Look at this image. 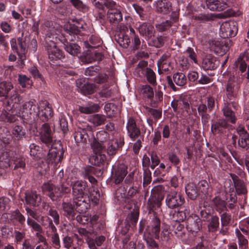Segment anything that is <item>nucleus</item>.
Instances as JSON below:
<instances>
[{
	"label": "nucleus",
	"mask_w": 249,
	"mask_h": 249,
	"mask_svg": "<svg viewBox=\"0 0 249 249\" xmlns=\"http://www.w3.org/2000/svg\"><path fill=\"white\" fill-rule=\"evenodd\" d=\"M38 136L45 151L48 150V158L49 164H54L56 166L63 158L64 151L59 142H54L53 132L50 125L44 123L37 130Z\"/></svg>",
	"instance_id": "f257e3e1"
},
{
	"label": "nucleus",
	"mask_w": 249,
	"mask_h": 249,
	"mask_svg": "<svg viewBox=\"0 0 249 249\" xmlns=\"http://www.w3.org/2000/svg\"><path fill=\"white\" fill-rule=\"evenodd\" d=\"M170 237V232L166 227L160 229V220L154 216L149 221L143 234V239L150 249H157L158 243L154 239L162 241H167Z\"/></svg>",
	"instance_id": "f03ea898"
},
{
	"label": "nucleus",
	"mask_w": 249,
	"mask_h": 249,
	"mask_svg": "<svg viewBox=\"0 0 249 249\" xmlns=\"http://www.w3.org/2000/svg\"><path fill=\"white\" fill-rule=\"evenodd\" d=\"M13 162L15 165L14 169L18 168H23L25 166V163L22 158L19 156L15 151H9L6 152H1L0 155V164L5 168L10 166L11 163Z\"/></svg>",
	"instance_id": "7ed1b4c3"
},
{
	"label": "nucleus",
	"mask_w": 249,
	"mask_h": 249,
	"mask_svg": "<svg viewBox=\"0 0 249 249\" xmlns=\"http://www.w3.org/2000/svg\"><path fill=\"white\" fill-rule=\"evenodd\" d=\"M94 155L89 159V162L94 165L100 166L107 161L106 156L103 153L105 151V146L103 144L94 140L91 144Z\"/></svg>",
	"instance_id": "20e7f679"
},
{
	"label": "nucleus",
	"mask_w": 249,
	"mask_h": 249,
	"mask_svg": "<svg viewBox=\"0 0 249 249\" xmlns=\"http://www.w3.org/2000/svg\"><path fill=\"white\" fill-rule=\"evenodd\" d=\"M45 47L50 61L58 63L65 58L64 52L56 45L55 40L46 42Z\"/></svg>",
	"instance_id": "39448f33"
},
{
	"label": "nucleus",
	"mask_w": 249,
	"mask_h": 249,
	"mask_svg": "<svg viewBox=\"0 0 249 249\" xmlns=\"http://www.w3.org/2000/svg\"><path fill=\"white\" fill-rule=\"evenodd\" d=\"M75 23H69L65 26V33L72 36H76L78 40L81 41L83 39L82 31H86L87 25L85 21L80 19L73 20Z\"/></svg>",
	"instance_id": "423d86ee"
},
{
	"label": "nucleus",
	"mask_w": 249,
	"mask_h": 249,
	"mask_svg": "<svg viewBox=\"0 0 249 249\" xmlns=\"http://www.w3.org/2000/svg\"><path fill=\"white\" fill-rule=\"evenodd\" d=\"M77 40L76 36H72L65 34L61 41L64 44L65 51L72 56H77L81 53V47L77 44L72 42Z\"/></svg>",
	"instance_id": "0eeeda50"
},
{
	"label": "nucleus",
	"mask_w": 249,
	"mask_h": 249,
	"mask_svg": "<svg viewBox=\"0 0 249 249\" xmlns=\"http://www.w3.org/2000/svg\"><path fill=\"white\" fill-rule=\"evenodd\" d=\"M77 210L73 200L71 201V198L68 199L65 196L61 203L62 214L71 221L74 220V216L78 213Z\"/></svg>",
	"instance_id": "6e6552de"
},
{
	"label": "nucleus",
	"mask_w": 249,
	"mask_h": 249,
	"mask_svg": "<svg viewBox=\"0 0 249 249\" xmlns=\"http://www.w3.org/2000/svg\"><path fill=\"white\" fill-rule=\"evenodd\" d=\"M34 119H39L42 122H47L53 115L51 106L47 101H41L38 106V110Z\"/></svg>",
	"instance_id": "1a4fd4ad"
},
{
	"label": "nucleus",
	"mask_w": 249,
	"mask_h": 249,
	"mask_svg": "<svg viewBox=\"0 0 249 249\" xmlns=\"http://www.w3.org/2000/svg\"><path fill=\"white\" fill-rule=\"evenodd\" d=\"M3 107L0 115V121L9 123L14 122L17 119L16 116H19L18 112L13 109V106H11L10 101H4Z\"/></svg>",
	"instance_id": "9d476101"
},
{
	"label": "nucleus",
	"mask_w": 249,
	"mask_h": 249,
	"mask_svg": "<svg viewBox=\"0 0 249 249\" xmlns=\"http://www.w3.org/2000/svg\"><path fill=\"white\" fill-rule=\"evenodd\" d=\"M36 100L34 99L25 102L22 105V110L18 112L19 116L26 120L31 119L32 115L34 118L35 117L38 110V106H36Z\"/></svg>",
	"instance_id": "9b49d317"
},
{
	"label": "nucleus",
	"mask_w": 249,
	"mask_h": 249,
	"mask_svg": "<svg viewBox=\"0 0 249 249\" xmlns=\"http://www.w3.org/2000/svg\"><path fill=\"white\" fill-rule=\"evenodd\" d=\"M185 202L184 198L180 194L173 191L168 193L165 199L166 206L169 209H175L181 206Z\"/></svg>",
	"instance_id": "f8f14e48"
},
{
	"label": "nucleus",
	"mask_w": 249,
	"mask_h": 249,
	"mask_svg": "<svg viewBox=\"0 0 249 249\" xmlns=\"http://www.w3.org/2000/svg\"><path fill=\"white\" fill-rule=\"evenodd\" d=\"M171 106L174 111H176L178 108L184 110L183 115L187 116L190 115H194L197 116V113L195 108L190 107V104L188 101L180 98L178 100H174L171 103Z\"/></svg>",
	"instance_id": "ddd939ff"
},
{
	"label": "nucleus",
	"mask_w": 249,
	"mask_h": 249,
	"mask_svg": "<svg viewBox=\"0 0 249 249\" xmlns=\"http://www.w3.org/2000/svg\"><path fill=\"white\" fill-rule=\"evenodd\" d=\"M42 190L53 201H58L61 197L60 188L50 182L44 183L42 185Z\"/></svg>",
	"instance_id": "4468645a"
},
{
	"label": "nucleus",
	"mask_w": 249,
	"mask_h": 249,
	"mask_svg": "<svg viewBox=\"0 0 249 249\" xmlns=\"http://www.w3.org/2000/svg\"><path fill=\"white\" fill-rule=\"evenodd\" d=\"M111 136V138L110 137V155L116 154L124 144L123 139L118 131L112 132Z\"/></svg>",
	"instance_id": "2eb2a0df"
},
{
	"label": "nucleus",
	"mask_w": 249,
	"mask_h": 249,
	"mask_svg": "<svg viewBox=\"0 0 249 249\" xmlns=\"http://www.w3.org/2000/svg\"><path fill=\"white\" fill-rule=\"evenodd\" d=\"M11 47L12 50L17 53L22 63L25 58V54L28 51L26 41L23 40L22 38H20L18 39V43H17L16 40H12Z\"/></svg>",
	"instance_id": "dca6fc26"
},
{
	"label": "nucleus",
	"mask_w": 249,
	"mask_h": 249,
	"mask_svg": "<svg viewBox=\"0 0 249 249\" xmlns=\"http://www.w3.org/2000/svg\"><path fill=\"white\" fill-rule=\"evenodd\" d=\"M112 175L116 184L120 183L126 176L127 167L124 163H116L112 166Z\"/></svg>",
	"instance_id": "f3484780"
},
{
	"label": "nucleus",
	"mask_w": 249,
	"mask_h": 249,
	"mask_svg": "<svg viewBox=\"0 0 249 249\" xmlns=\"http://www.w3.org/2000/svg\"><path fill=\"white\" fill-rule=\"evenodd\" d=\"M39 30L40 32L45 36L46 42L53 40L54 36H56V34L52 21L49 20L42 21Z\"/></svg>",
	"instance_id": "a211bd4d"
},
{
	"label": "nucleus",
	"mask_w": 249,
	"mask_h": 249,
	"mask_svg": "<svg viewBox=\"0 0 249 249\" xmlns=\"http://www.w3.org/2000/svg\"><path fill=\"white\" fill-rule=\"evenodd\" d=\"M103 174V171L102 169L91 166H89L85 168L84 172V178L88 179L93 186L97 182L94 176L97 177H100L102 176Z\"/></svg>",
	"instance_id": "6ab92c4d"
},
{
	"label": "nucleus",
	"mask_w": 249,
	"mask_h": 249,
	"mask_svg": "<svg viewBox=\"0 0 249 249\" xmlns=\"http://www.w3.org/2000/svg\"><path fill=\"white\" fill-rule=\"evenodd\" d=\"M10 214V220L13 225L15 226V229L21 230L22 228H25V217L18 209L12 211Z\"/></svg>",
	"instance_id": "aec40b11"
},
{
	"label": "nucleus",
	"mask_w": 249,
	"mask_h": 249,
	"mask_svg": "<svg viewBox=\"0 0 249 249\" xmlns=\"http://www.w3.org/2000/svg\"><path fill=\"white\" fill-rule=\"evenodd\" d=\"M71 186L73 197L83 196L86 194L85 191L88 189L87 182L82 180L71 182Z\"/></svg>",
	"instance_id": "412c9836"
},
{
	"label": "nucleus",
	"mask_w": 249,
	"mask_h": 249,
	"mask_svg": "<svg viewBox=\"0 0 249 249\" xmlns=\"http://www.w3.org/2000/svg\"><path fill=\"white\" fill-rule=\"evenodd\" d=\"M232 129V125L225 119H219L211 126V130L214 134L222 135L226 133L227 129Z\"/></svg>",
	"instance_id": "4be33fe9"
},
{
	"label": "nucleus",
	"mask_w": 249,
	"mask_h": 249,
	"mask_svg": "<svg viewBox=\"0 0 249 249\" xmlns=\"http://www.w3.org/2000/svg\"><path fill=\"white\" fill-rule=\"evenodd\" d=\"M210 48L211 51L219 55L225 54L229 49L228 46L223 39L211 41L210 43Z\"/></svg>",
	"instance_id": "5701e85b"
},
{
	"label": "nucleus",
	"mask_w": 249,
	"mask_h": 249,
	"mask_svg": "<svg viewBox=\"0 0 249 249\" xmlns=\"http://www.w3.org/2000/svg\"><path fill=\"white\" fill-rule=\"evenodd\" d=\"M184 53L186 58L185 60L182 59L180 62V64L184 69H188L193 63L198 64L197 55L194 49L188 47Z\"/></svg>",
	"instance_id": "b1692460"
},
{
	"label": "nucleus",
	"mask_w": 249,
	"mask_h": 249,
	"mask_svg": "<svg viewBox=\"0 0 249 249\" xmlns=\"http://www.w3.org/2000/svg\"><path fill=\"white\" fill-rule=\"evenodd\" d=\"M239 89V86L234 76L230 75L226 86V92L228 97L231 99L236 96Z\"/></svg>",
	"instance_id": "393cba45"
},
{
	"label": "nucleus",
	"mask_w": 249,
	"mask_h": 249,
	"mask_svg": "<svg viewBox=\"0 0 249 249\" xmlns=\"http://www.w3.org/2000/svg\"><path fill=\"white\" fill-rule=\"evenodd\" d=\"M208 8L213 11H222L229 7V0H206Z\"/></svg>",
	"instance_id": "a878e982"
},
{
	"label": "nucleus",
	"mask_w": 249,
	"mask_h": 249,
	"mask_svg": "<svg viewBox=\"0 0 249 249\" xmlns=\"http://www.w3.org/2000/svg\"><path fill=\"white\" fill-rule=\"evenodd\" d=\"M73 202L77 209V213H85L89 209L91 202L88 198L83 196L72 197Z\"/></svg>",
	"instance_id": "bb28decb"
},
{
	"label": "nucleus",
	"mask_w": 249,
	"mask_h": 249,
	"mask_svg": "<svg viewBox=\"0 0 249 249\" xmlns=\"http://www.w3.org/2000/svg\"><path fill=\"white\" fill-rule=\"evenodd\" d=\"M120 6L113 1H110V22L117 23L123 18Z\"/></svg>",
	"instance_id": "cd10ccee"
},
{
	"label": "nucleus",
	"mask_w": 249,
	"mask_h": 249,
	"mask_svg": "<svg viewBox=\"0 0 249 249\" xmlns=\"http://www.w3.org/2000/svg\"><path fill=\"white\" fill-rule=\"evenodd\" d=\"M26 203L31 207H38L41 202V197L36 191H28L25 194Z\"/></svg>",
	"instance_id": "c85d7f7f"
},
{
	"label": "nucleus",
	"mask_w": 249,
	"mask_h": 249,
	"mask_svg": "<svg viewBox=\"0 0 249 249\" xmlns=\"http://www.w3.org/2000/svg\"><path fill=\"white\" fill-rule=\"evenodd\" d=\"M138 29L140 35L146 40H149L154 36L155 32L154 28L149 23H140Z\"/></svg>",
	"instance_id": "c756f323"
},
{
	"label": "nucleus",
	"mask_w": 249,
	"mask_h": 249,
	"mask_svg": "<svg viewBox=\"0 0 249 249\" xmlns=\"http://www.w3.org/2000/svg\"><path fill=\"white\" fill-rule=\"evenodd\" d=\"M236 131L239 135L238 145L242 148L247 149L249 148V134L241 126L237 127Z\"/></svg>",
	"instance_id": "7c9ffc66"
},
{
	"label": "nucleus",
	"mask_w": 249,
	"mask_h": 249,
	"mask_svg": "<svg viewBox=\"0 0 249 249\" xmlns=\"http://www.w3.org/2000/svg\"><path fill=\"white\" fill-rule=\"evenodd\" d=\"M13 139V138L12 135L7 130H6L5 133H0V140L1 141V143L0 144V149H2V152H6L9 151H13L10 149Z\"/></svg>",
	"instance_id": "2f4dec72"
},
{
	"label": "nucleus",
	"mask_w": 249,
	"mask_h": 249,
	"mask_svg": "<svg viewBox=\"0 0 249 249\" xmlns=\"http://www.w3.org/2000/svg\"><path fill=\"white\" fill-rule=\"evenodd\" d=\"M92 2L95 6L99 8L101 11L99 12L100 17L104 19L106 18H108L109 14V1L108 0H91Z\"/></svg>",
	"instance_id": "473e14b6"
},
{
	"label": "nucleus",
	"mask_w": 249,
	"mask_h": 249,
	"mask_svg": "<svg viewBox=\"0 0 249 249\" xmlns=\"http://www.w3.org/2000/svg\"><path fill=\"white\" fill-rule=\"evenodd\" d=\"M126 127L127 133L131 139L134 140L140 136V130L137 126L135 121L133 118L128 119Z\"/></svg>",
	"instance_id": "72a5a7b5"
},
{
	"label": "nucleus",
	"mask_w": 249,
	"mask_h": 249,
	"mask_svg": "<svg viewBox=\"0 0 249 249\" xmlns=\"http://www.w3.org/2000/svg\"><path fill=\"white\" fill-rule=\"evenodd\" d=\"M156 11L160 13L167 14L172 8V3L167 0H158L155 2Z\"/></svg>",
	"instance_id": "f704fd0d"
},
{
	"label": "nucleus",
	"mask_w": 249,
	"mask_h": 249,
	"mask_svg": "<svg viewBox=\"0 0 249 249\" xmlns=\"http://www.w3.org/2000/svg\"><path fill=\"white\" fill-rule=\"evenodd\" d=\"M230 176L233 180L236 193L238 195L245 194L247 192V189L243 181L240 179L238 177L234 174H230Z\"/></svg>",
	"instance_id": "c9c22d12"
},
{
	"label": "nucleus",
	"mask_w": 249,
	"mask_h": 249,
	"mask_svg": "<svg viewBox=\"0 0 249 249\" xmlns=\"http://www.w3.org/2000/svg\"><path fill=\"white\" fill-rule=\"evenodd\" d=\"M104 57V55L100 52L89 51L84 56L83 61L87 63H92L94 61L99 62L103 59Z\"/></svg>",
	"instance_id": "e433bc0d"
},
{
	"label": "nucleus",
	"mask_w": 249,
	"mask_h": 249,
	"mask_svg": "<svg viewBox=\"0 0 249 249\" xmlns=\"http://www.w3.org/2000/svg\"><path fill=\"white\" fill-rule=\"evenodd\" d=\"M89 196L87 197L93 206L98 204L100 197V193L98 188L92 186L89 189Z\"/></svg>",
	"instance_id": "4c0bfd02"
},
{
	"label": "nucleus",
	"mask_w": 249,
	"mask_h": 249,
	"mask_svg": "<svg viewBox=\"0 0 249 249\" xmlns=\"http://www.w3.org/2000/svg\"><path fill=\"white\" fill-rule=\"evenodd\" d=\"M178 20V15L177 13H173L170 20H167L160 24L156 25V28L160 32H163L167 30L172 24L176 23Z\"/></svg>",
	"instance_id": "58836bf2"
},
{
	"label": "nucleus",
	"mask_w": 249,
	"mask_h": 249,
	"mask_svg": "<svg viewBox=\"0 0 249 249\" xmlns=\"http://www.w3.org/2000/svg\"><path fill=\"white\" fill-rule=\"evenodd\" d=\"M215 58L211 56H207L202 60V67L204 70H212L216 68Z\"/></svg>",
	"instance_id": "ea45409f"
},
{
	"label": "nucleus",
	"mask_w": 249,
	"mask_h": 249,
	"mask_svg": "<svg viewBox=\"0 0 249 249\" xmlns=\"http://www.w3.org/2000/svg\"><path fill=\"white\" fill-rule=\"evenodd\" d=\"M13 84L7 81H2L0 83V97L7 99L8 94L13 89Z\"/></svg>",
	"instance_id": "a19ab883"
},
{
	"label": "nucleus",
	"mask_w": 249,
	"mask_h": 249,
	"mask_svg": "<svg viewBox=\"0 0 249 249\" xmlns=\"http://www.w3.org/2000/svg\"><path fill=\"white\" fill-rule=\"evenodd\" d=\"M99 108L98 104L91 103L86 106H79V110L81 113L89 114L98 111Z\"/></svg>",
	"instance_id": "79ce46f5"
},
{
	"label": "nucleus",
	"mask_w": 249,
	"mask_h": 249,
	"mask_svg": "<svg viewBox=\"0 0 249 249\" xmlns=\"http://www.w3.org/2000/svg\"><path fill=\"white\" fill-rule=\"evenodd\" d=\"M12 136L14 139L19 141L23 139L26 134L24 128L20 125H15L11 130Z\"/></svg>",
	"instance_id": "37998d69"
},
{
	"label": "nucleus",
	"mask_w": 249,
	"mask_h": 249,
	"mask_svg": "<svg viewBox=\"0 0 249 249\" xmlns=\"http://www.w3.org/2000/svg\"><path fill=\"white\" fill-rule=\"evenodd\" d=\"M248 56L245 54H241L237 61H235L236 67L239 68L241 72H244L247 70L248 64L246 62L248 60Z\"/></svg>",
	"instance_id": "c03bdc74"
},
{
	"label": "nucleus",
	"mask_w": 249,
	"mask_h": 249,
	"mask_svg": "<svg viewBox=\"0 0 249 249\" xmlns=\"http://www.w3.org/2000/svg\"><path fill=\"white\" fill-rule=\"evenodd\" d=\"M222 111L228 122H229L232 124L235 123L236 118L235 113L228 106L225 105Z\"/></svg>",
	"instance_id": "a18cd8bd"
},
{
	"label": "nucleus",
	"mask_w": 249,
	"mask_h": 249,
	"mask_svg": "<svg viewBox=\"0 0 249 249\" xmlns=\"http://www.w3.org/2000/svg\"><path fill=\"white\" fill-rule=\"evenodd\" d=\"M185 192L188 196L191 199H195L198 195L196 186L193 183H189L185 186Z\"/></svg>",
	"instance_id": "49530a36"
},
{
	"label": "nucleus",
	"mask_w": 249,
	"mask_h": 249,
	"mask_svg": "<svg viewBox=\"0 0 249 249\" xmlns=\"http://www.w3.org/2000/svg\"><path fill=\"white\" fill-rule=\"evenodd\" d=\"M71 4L78 11L83 13L87 12L89 10L88 6L81 0H69Z\"/></svg>",
	"instance_id": "de8ad7c7"
},
{
	"label": "nucleus",
	"mask_w": 249,
	"mask_h": 249,
	"mask_svg": "<svg viewBox=\"0 0 249 249\" xmlns=\"http://www.w3.org/2000/svg\"><path fill=\"white\" fill-rule=\"evenodd\" d=\"M212 204L216 210L219 213H221L226 208V202L217 196L213 198Z\"/></svg>",
	"instance_id": "09e8293b"
},
{
	"label": "nucleus",
	"mask_w": 249,
	"mask_h": 249,
	"mask_svg": "<svg viewBox=\"0 0 249 249\" xmlns=\"http://www.w3.org/2000/svg\"><path fill=\"white\" fill-rule=\"evenodd\" d=\"M208 110V107L203 103L200 104L197 107L198 114L201 117L202 122L204 123L208 122V120L209 118V115L207 113Z\"/></svg>",
	"instance_id": "8fccbe9b"
},
{
	"label": "nucleus",
	"mask_w": 249,
	"mask_h": 249,
	"mask_svg": "<svg viewBox=\"0 0 249 249\" xmlns=\"http://www.w3.org/2000/svg\"><path fill=\"white\" fill-rule=\"evenodd\" d=\"M102 44V40L98 36L95 35H91L89 39L88 42L86 45L87 48L94 49L97 48Z\"/></svg>",
	"instance_id": "3c124183"
},
{
	"label": "nucleus",
	"mask_w": 249,
	"mask_h": 249,
	"mask_svg": "<svg viewBox=\"0 0 249 249\" xmlns=\"http://www.w3.org/2000/svg\"><path fill=\"white\" fill-rule=\"evenodd\" d=\"M26 229L22 228V230H18L15 229L14 230V242L17 244H20L23 240L25 238Z\"/></svg>",
	"instance_id": "603ef678"
},
{
	"label": "nucleus",
	"mask_w": 249,
	"mask_h": 249,
	"mask_svg": "<svg viewBox=\"0 0 249 249\" xmlns=\"http://www.w3.org/2000/svg\"><path fill=\"white\" fill-rule=\"evenodd\" d=\"M173 78L175 83L180 87L183 86L187 82L186 76L182 72H177L174 74Z\"/></svg>",
	"instance_id": "864d4df0"
},
{
	"label": "nucleus",
	"mask_w": 249,
	"mask_h": 249,
	"mask_svg": "<svg viewBox=\"0 0 249 249\" xmlns=\"http://www.w3.org/2000/svg\"><path fill=\"white\" fill-rule=\"evenodd\" d=\"M27 224L31 229L32 232L35 231L37 232H42L43 231V229L41 226L37 222H36L35 220L29 217L27 218Z\"/></svg>",
	"instance_id": "5fc2aeb1"
},
{
	"label": "nucleus",
	"mask_w": 249,
	"mask_h": 249,
	"mask_svg": "<svg viewBox=\"0 0 249 249\" xmlns=\"http://www.w3.org/2000/svg\"><path fill=\"white\" fill-rule=\"evenodd\" d=\"M22 97L16 91L11 96L9 99L5 101H10L11 106H13V109L16 108L18 106L22 101Z\"/></svg>",
	"instance_id": "6e6d98bb"
},
{
	"label": "nucleus",
	"mask_w": 249,
	"mask_h": 249,
	"mask_svg": "<svg viewBox=\"0 0 249 249\" xmlns=\"http://www.w3.org/2000/svg\"><path fill=\"white\" fill-rule=\"evenodd\" d=\"M147 81L151 85H155L156 84V76L154 71L150 68H147L145 70L144 75Z\"/></svg>",
	"instance_id": "4d7b16f0"
},
{
	"label": "nucleus",
	"mask_w": 249,
	"mask_h": 249,
	"mask_svg": "<svg viewBox=\"0 0 249 249\" xmlns=\"http://www.w3.org/2000/svg\"><path fill=\"white\" fill-rule=\"evenodd\" d=\"M140 92L144 97L151 98L154 96L153 89L148 85L142 86L140 88Z\"/></svg>",
	"instance_id": "13d9d810"
},
{
	"label": "nucleus",
	"mask_w": 249,
	"mask_h": 249,
	"mask_svg": "<svg viewBox=\"0 0 249 249\" xmlns=\"http://www.w3.org/2000/svg\"><path fill=\"white\" fill-rule=\"evenodd\" d=\"M71 184L68 183H62L61 185L60 192L61 193V197L63 199L65 196L70 199L71 197Z\"/></svg>",
	"instance_id": "bf43d9fd"
},
{
	"label": "nucleus",
	"mask_w": 249,
	"mask_h": 249,
	"mask_svg": "<svg viewBox=\"0 0 249 249\" xmlns=\"http://www.w3.org/2000/svg\"><path fill=\"white\" fill-rule=\"evenodd\" d=\"M28 71L34 78L44 82V77L36 66H33L30 67Z\"/></svg>",
	"instance_id": "052dcab7"
},
{
	"label": "nucleus",
	"mask_w": 249,
	"mask_h": 249,
	"mask_svg": "<svg viewBox=\"0 0 249 249\" xmlns=\"http://www.w3.org/2000/svg\"><path fill=\"white\" fill-rule=\"evenodd\" d=\"M96 86L94 84L87 83L81 88L82 92L85 95L93 94L95 91Z\"/></svg>",
	"instance_id": "680f3d73"
},
{
	"label": "nucleus",
	"mask_w": 249,
	"mask_h": 249,
	"mask_svg": "<svg viewBox=\"0 0 249 249\" xmlns=\"http://www.w3.org/2000/svg\"><path fill=\"white\" fill-rule=\"evenodd\" d=\"M147 66V61L142 60L139 62L135 70V72L139 77H143L144 75Z\"/></svg>",
	"instance_id": "e2e57ef3"
},
{
	"label": "nucleus",
	"mask_w": 249,
	"mask_h": 249,
	"mask_svg": "<svg viewBox=\"0 0 249 249\" xmlns=\"http://www.w3.org/2000/svg\"><path fill=\"white\" fill-rule=\"evenodd\" d=\"M188 228L192 232H197L201 228V223L200 219L197 218L195 220L191 221L190 223L187 225Z\"/></svg>",
	"instance_id": "0e129e2a"
},
{
	"label": "nucleus",
	"mask_w": 249,
	"mask_h": 249,
	"mask_svg": "<svg viewBox=\"0 0 249 249\" xmlns=\"http://www.w3.org/2000/svg\"><path fill=\"white\" fill-rule=\"evenodd\" d=\"M18 81L20 85L23 88L31 87L32 80L25 75L19 74Z\"/></svg>",
	"instance_id": "69168bd1"
},
{
	"label": "nucleus",
	"mask_w": 249,
	"mask_h": 249,
	"mask_svg": "<svg viewBox=\"0 0 249 249\" xmlns=\"http://www.w3.org/2000/svg\"><path fill=\"white\" fill-rule=\"evenodd\" d=\"M118 42L123 47L127 48L130 43L131 39L127 35L121 33Z\"/></svg>",
	"instance_id": "338daca9"
},
{
	"label": "nucleus",
	"mask_w": 249,
	"mask_h": 249,
	"mask_svg": "<svg viewBox=\"0 0 249 249\" xmlns=\"http://www.w3.org/2000/svg\"><path fill=\"white\" fill-rule=\"evenodd\" d=\"M219 225V218L217 216L212 217L211 220L208 225V229L210 231L214 232L217 231Z\"/></svg>",
	"instance_id": "774afa93"
}]
</instances>
